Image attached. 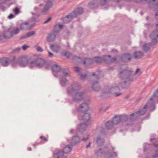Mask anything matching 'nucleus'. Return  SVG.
<instances>
[{"label": "nucleus", "instance_id": "f257e3e1", "mask_svg": "<svg viewBox=\"0 0 158 158\" xmlns=\"http://www.w3.org/2000/svg\"><path fill=\"white\" fill-rule=\"evenodd\" d=\"M118 77L122 80H129L131 81L134 80V76L132 75V71L128 70L127 68L123 69L119 68L118 70Z\"/></svg>", "mask_w": 158, "mask_h": 158}, {"label": "nucleus", "instance_id": "f03ea898", "mask_svg": "<svg viewBox=\"0 0 158 158\" xmlns=\"http://www.w3.org/2000/svg\"><path fill=\"white\" fill-rule=\"evenodd\" d=\"M77 135L73 137L71 142V145L72 146H75L77 145L81 141H84L86 142L89 138V135H88L87 137L85 138L83 137V135L82 136H80V135Z\"/></svg>", "mask_w": 158, "mask_h": 158}, {"label": "nucleus", "instance_id": "7ed1b4c3", "mask_svg": "<svg viewBox=\"0 0 158 158\" xmlns=\"http://www.w3.org/2000/svg\"><path fill=\"white\" fill-rule=\"evenodd\" d=\"M81 86L77 82H74L71 85V87H69L67 89V93L69 96H72L73 92L77 91L81 89Z\"/></svg>", "mask_w": 158, "mask_h": 158}, {"label": "nucleus", "instance_id": "20e7f679", "mask_svg": "<svg viewBox=\"0 0 158 158\" xmlns=\"http://www.w3.org/2000/svg\"><path fill=\"white\" fill-rule=\"evenodd\" d=\"M117 59H118L121 62L127 63L130 61L132 58V56L130 53H126L123 54L121 56H116Z\"/></svg>", "mask_w": 158, "mask_h": 158}, {"label": "nucleus", "instance_id": "39448f33", "mask_svg": "<svg viewBox=\"0 0 158 158\" xmlns=\"http://www.w3.org/2000/svg\"><path fill=\"white\" fill-rule=\"evenodd\" d=\"M31 65H34L40 68H42L45 64L46 62L42 58H37L34 59H32L31 58Z\"/></svg>", "mask_w": 158, "mask_h": 158}, {"label": "nucleus", "instance_id": "423d86ee", "mask_svg": "<svg viewBox=\"0 0 158 158\" xmlns=\"http://www.w3.org/2000/svg\"><path fill=\"white\" fill-rule=\"evenodd\" d=\"M31 58L27 59L26 57L22 56L18 59L17 63L20 67H25L27 64L31 65Z\"/></svg>", "mask_w": 158, "mask_h": 158}, {"label": "nucleus", "instance_id": "0eeeda50", "mask_svg": "<svg viewBox=\"0 0 158 158\" xmlns=\"http://www.w3.org/2000/svg\"><path fill=\"white\" fill-rule=\"evenodd\" d=\"M88 126V123H80L77 126L76 134H77L78 135H82L83 133L86 131V128Z\"/></svg>", "mask_w": 158, "mask_h": 158}, {"label": "nucleus", "instance_id": "6e6552de", "mask_svg": "<svg viewBox=\"0 0 158 158\" xmlns=\"http://www.w3.org/2000/svg\"><path fill=\"white\" fill-rule=\"evenodd\" d=\"M88 105L86 103H81L79 107L77 108V111L81 114L86 113L89 110Z\"/></svg>", "mask_w": 158, "mask_h": 158}, {"label": "nucleus", "instance_id": "1a4fd4ad", "mask_svg": "<svg viewBox=\"0 0 158 158\" xmlns=\"http://www.w3.org/2000/svg\"><path fill=\"white\" fill-rule=\"evenodd\" d=\"M84 93L83 92H79L75 93L72 98V100L75 102H80L84 97Z\"/></svg>", "mask_w": 158, "mask_h": 158}, {"label": "nucleus", "instance_id": "9d476101", "mask_svg": "<svg viewBox=\"0 0 158 158\" xmlns=\"http://www.w3.org/2000/svg\"><path fill=\"white\" fill-rule=\"evenodd\" d=\"M103 61H104L107 64H110L116 61L117 58L115 57H111L109 55H106L102 57Z\"/></svg>", "mask_w": 158, "mask_h": 158}, {"label": "nucleus", "instance_id": "9b49d317", "mask_svg": "<svg viewBox=\"0 0 158 158\" xmlns=\"http://www.w3.org/2000/svg\"><path fill=\"white\" fill-rule=\"evenodd\" d=\"M84 9L83 8L79 7L75 8L71 13L74 18H75L78 16L81 15L84 13Z\"/></svg>", "mask_w": 158, "mask_h": 158}, {"label": "nucleus", "instance_id": "f8f14e48", "mask_svg": "<svg viewBox=\"0 0 158 158\" xmlns=\"http://www.w3.org/2000/svg\"><path fill=\"white\" fill-rule=\"evenodd\" d=\"M120 91V89L119 87L117 86L110 88L109 91L115 97H118L122 94V93H121Z\"/></svg>", "mask_w": 158, "mask_h": 158}, {"label": "nucleus", "instance_id": "ddd939ff", "mask_svg": "<svg viewBox=\"0 0 158 158\" xmlns=\"http://www.w3.org/2000/svg\"><path fill=\"white\" fill-rule=\"evenodd\" d=\"M81 120L83 121L84 123H88L89 124V122L91 119V115L90 114L86 113H83L80 114Z\"/></svg>", "mask_w": 158, "mask_h": 158}, {"label": "nucleus", "instance_id": "4468645a", "mask_svg": "<svg viewBox=\"0 0 158 158\" xmlns=\"http://www.w3.org/2000/svg\"><path fill=\"white\" fill-rule=\"evenodd\" d=\"M98 5V2L97 0H92L89 3L88 6L90 9L94 10L97 9Z\"/></svg>", "mask_w": 158, "mask_h": 158}, {"label": "nucleus", "instance_id": "2eb2a0df", "mask_svg": "<svg viewBox=\"0 0 158 158\" xmlns=\"http://www.w3.org/2000/svg\"><path fill=\"white\" fill-rule=\"evenodd\" d=\"M92 89L95 91H98L101 89V87L99 82L97 81H92Z\"/></svg>", "mask_w": 158, "mask_h": 158}, {"label": "nucleus", "instance_id": "dca6fc26", "mask_svg": "<svg viewBox=\"0 0 158 158\" xmlns=\"http://www.w3.org/2000/svg\"><path fill=\"white\" fill-rule=\"evenodd\" d=\"M130 118L129 119L130 121L129 123H127L126 124L127 125H131L133 124V122L136 120L138 115L135 113V112L129 115Z\"/></svg>", "mask_w": 158, "mask_h": 158}, {"label": "nucleus", "instance_id": "f3484780", "mask_svg": "<svg viewBox=\"0 0 158 158\" xmlns=\"http://www.w3.org/2000/svg\"><path fill=\"white\" fill-rule=\"evenodd\" d=\"M74 18L71 13L69 15H66L64 17L61 19L64 23H68L70 22L71 20Z\"/></svg>", "mask_w": 158, "mask_h": 158}, {"label": "nucleus", "instance_id": "a211bd4d", "mask_svg": "<svg viewBox=\"0 0 158 158\" xmlns=\"http://www.w3.org/2000/svg\"><path fill=\"white\" fill-rule=\"evenodd\" d=\"M11 62V60L6 57H3L0 59V64L4 67L7 66Z\"/></svg>", "mask_w": 158, "mask_h": 158}, {"label": "nucleus", "instance_id": "6ab92c4d", "mask_svg": "<svg viewBox=\"0 0 158 158\" xmlns=\"http://www.w3.org/2000/svg\"><path fill=\"white\" fill-rule=\"evenodd\" d=\"M52 69L54 75L56 77L57 75H56V74L60 72L61 68L60 66L57 64H55L52 66Z\"/></svg>", "mask_w": 158, "mask_h": 158}, {"label": "nucleus", "instance_id": "aec40b11", "mask_svg": "<svg viewBox=\"0 0 158 158\" xmlns=\"http://www.w3.org/2000/svg\"><path fill=\"white\" fill-rule=\"evenodd\" d=\"M124 80V81L121 83V88L123 89H127L129 88L131 82H132L134 80L131 81H130L129 80Z\"/></svg>", "mask_w": 158, "mask_h": 158}, {"label": "nucleus", "instance_id": "412c9836", "mask_svg": "<svg viewBox=\"0 0 158 158\" xmlns=\"http://www.w3.org/2000/svg\"><path fill=\"white\" fill-rule=\"evenodd\" d=\"M52 2L50 0L48 1L45 5L44 10L42 11V13L44 14H45L52 7Z\"/></svg>", "mask_w": 158, "mask_h": 158}, {"label": "nucleus", "instance_id": "4be33fe9", "mask_svg": "<svg viewBox=\"0 0 158 158\" xmlns=\"http://www.w3.org/2000/svg\"><path fill=\"white\" fill-rule=\"evenodd\" d=\"M2 35L3 36V38L6 39H10L13 36L11 29L10 28H9L6 31H5Z\"/></svg>", "mask_w": 158, "mask_h": 158}, {"label": "nucleus", "instance_id": "5701e85b", "mask_svg": "<svg viewBox=\"0 0 158 158\" xmlns=\"http://www.w3.org/2000/svg\"><path fill=\"white\" fill-rule=\"evenodd\" d=\"M83 65L85 66H88L93 63L92 58H86L82 60Z\"/></svg>", "mask_w": 158, "mask_h": 158}, {"label": "nucleus", "instance_id": "b1692460", "mask_svg": "<svg viewBox=\"0 0 158 158\" xmlns=\"http://www.w3.org/2000/svg\"><path fill=\"white\" fill-rule=\"evenodd\" d=\"M148 105H145L144 107L138 111L135 112V113L138 116H142L144 115L147 111Z\"/></svg>", "mask_w": 158, "mask_h": 158}, {"label": "nucleus", "instance_id": "393cba45", "mask_svg": "<svg viewBox=\"0 0 158 158\" xmlns=\"http://www.w3.org/2000/svg\"><path fill=\"white\" fill-rule=\"evenodd\" d=\"M92 75V76L94 77L97 80H98L101 78H103L104 76L103 73L99 69L98 70L97 74H96L95 73H93Z\"/></svg>", "mask_w": 158, "mask_h": 158}, {"label": "nucleus", "instance_id": "a878e982", "mask_svg": "<svg viewBox=\"0 0 158 158\" xmlns=\"http://www.w3.org/2000/svg\"><path fill=\"white\" fill-rule=\"evenodd\" d=\"M56 38V34L54 33H51L48 36L47 38V40L48 42H53L55 40Z\"/></svg>", "mask_w": 158, "mask_h": 158}, {"label": "nucleus", "instance_id": "bb28decb", "mask_svg": "<svg viewBox=\"0 0 158 158\" xmlns=\"http://www.w3.org/2000/svg\"><path fill=\"white\" fill-rule=\"evenodd\" d=\"M135 59H138L142 58L143 56V53L140 51H136L134 52L133 54Z\"/></svg>", "mask_w": 158, "mask_h": 158}, {"label": "nucleus", "instance_id": "cd10ccee", "mask_svg": "<svg viewBox=\"0 0 158 158\" xmlns=\"http://www.w3.org/2000/svg\"><path fill=\"white\" fill-rule=\"evenodd\" d=\"M105 142L104 139L100 136L98 137L96 139V143L98 146H102L104 144Z\"/></svg>", "mask_w": 158, "mask_h": 158}, {"label": "nucleus", "instance_id": "c85d7f7f", "mask_svg": "<svg viewBox=\"0 0 158 158\" xmlns=\"http://www.w3.org/2000/svg\"><path fill=\"white\" fill-rule=\"evenodd\" d=\"M95 154H96L97 157H99L103 155H106V152L102 148H100L95 151Z\"/></svg>", "mask_w": 158, "mask_h": 158}, {"label": "nucleus", "instance_id": "c756f323", "mask_svg": "<svg viewBox=\"0 0 158 158\" xmlns=\"http://www.w3.org/2000/svg\"><path fill=\"white\" fill-rule=\"evenodd\" d=\"M93 63H95L98 64L102 63L103 62L102 57H101L98 56H95L92 58Z\"/></svg>", "mask_w": 158, "mask_h": 158}, {"label": "nucleus", "instance_id": "7c9ffc66", "mask_svg": "<svg viewBox=\"0 0 158 158\" xmlns=\"http://www.w3.org/2000/svg\"><path fill=\"white\" fill-rule=\"evenodd\" d=\"M120 123H124L129 120L128 116L127 115L123 114L120 115Z\"/></svg>", "mask_w": 158, "mask_h": 158}, {"label": "nucleus", "instance_id": "2f4dec72", "mask_svg": "<svg viewBox=\"0 0 158 158\" xmlns=\"http://www.w3.org/2000/svg\"><path fill=\"white\" fill-rule=\"evenodd\" d=\"M50 48L54 52L57 53L60 48V46L58 45L53 44L50 46Z\"/></svg>", "mask_w": 158, "mask_h": 158}, {"label": "nucleus", "instance_id": "473e14b6", "mask_svg": "<svg viewBox=\"0 0 158 158\" xmlns=\"http://www.w3.org/2000/svg\"><path fill=\"white\" fill-rule=\"evenodd\" d=\"M150 37L152 39H156V38H158V29H156L152 31L150 34Z\"/></svg>", "mask_w": 158, "mask_h": 158}, {"label": "nucleus", "instance_id": "72a5a7b5", "mask_svg": "<svg viewBox=\"0 0 158 158\" xmlns=\"http://www.w3.org/2000/svg\"><path fill=\"white\" fill-rule=\"evenodd\" d=\"M100 3L102 6L107 5L110 1H114L117 2H119V0H99Z\"/></svg>", "mask_w": 158, "mask_h": 158}, {"label": "nucleus", "instance_id": "f704fd0d", "mask_svg": "<svg viewBox=\"0 0 158 158\" xmlns=\"http://www.w3.org/2000/svg\"><path fill=\"white\" fill-rule=\"evenodd\" d=\"M63 74L64 77H68L70 76V73L68 68H63L62 69Z\"/></svg>", "mask_w": 158, "mask_h": 158}, {"label": "nucleus", "instance_id": "c9c22d12", "mask_svg": "<svg viewBox=\"0 0 158 158\" xmlns=\"http://www.w3.org/2000/svg\"><path fill=\"white\" fill-rule=\"evenodd\" d=\"M120 115L115 116L113 118V120L111 121L114 125H116L120 123Z\"/></svg>", "mask_w": 158, "mask_h": 158}, {"label": "nucleus", "instance_id": "e433bc0d", "mask_svg": "<svg viewBox=\"0 0 158 158\" xmlns=\"http://www.w3.org/2000/svg\"><path fill=\"white\" fill-rule=\"evenodd\" d=\"M64 155L62 151H59L54 154V158H63Z\"/></svg>", "mask_w": 158, "mask_h": 158}, {"label": "nucleus", "instance_id": "4c0bfd02", "mask_svg": "<svg viewBox=\"0 0 158 158\" xmlns=\"http://www.w3.org/2000/svg\"><path fill=\"white\" fill-rule=\"evenodd\" d=\"M35 32L34 31H32L27 33L25 35L23 36L20 38V40H22L24 39H26L27 38L29 37L30 36L33 35L35 34Z\"/></svg>", "mask_w": 158, "mask_h": 158}, {"label": "nucleus", "instance_id": "58836bf2", "mask_svg": "<svg viewBox=\"0 0 158 158\" xmlns=\"http://www.w3.org/2000/svg\"><path fill=\"white\" fill-rule=\"evenodd\" d=\"M72 149V148L69 145H66L62 151L63 152V154L64 153H67L70 152Z\"/></svg>", "mask_w": 158, "mask_h": 158}, {"label": "nucleus", "instance_id": "ea45409f", "mask_svg": "<svg viewBox=\"0 0 158 158\" xmlns=\"http://www.w3.org/2000/svg\"><path fill=\"white\" fill-rule=\"evenodd\" d=\"M68 81L64 77H62L60 80V84L62 86L65 85Z\"/></svg>", "mask_w": 158, "mask_h": 158}, {"label": "nucleus", "instance_id": "a19ab883", "mask_svg": "<svg viewBox=\"0 0 158 158\" xmlns=\"http://www.w3.org/2000/svg\"><path fill=\"white\" fill-rule=\"evenodd\" d=\"M20 31V29L17 27H14L13 28V30L11 31L13 36L14 35H16L18 34Z\"/></svg>", "mask_w": 158, "mask_h": 158}, {"label": "nucleus", "instance_id": "79ce46f5", "mask_svg": "<svg viewBox=\"0 0 158 158\" xmlns=\"http://www.w3.org/2000/svg\"><path fill=\"white\" fill-rule=\"evenodd\" d=\"M114 125L111 121H108L106 123V128L109 130L111 129Z\"/></svg>", "mask_w": 158, "mask_h": 158}, {"label": "nucleus", "instance_id": "37998d69", "mask_svg": "<svg viewBox=\"0 0 158 158\" xmlns=\"http://www.w3.org/2000/svg\"><path fill=\"white\" fill-rule=\"evenodd\" d=\"M29 24V23L28 22H26L24 23L21 24L20 26V29L21 30H24L26 29L27 27V26Z\"/></svg>", "mask_w": 158, "mask_h": 158}, {"label": "nucleus", "instance_id": "c03bdc74", "mask_svg": "<svg viewBox=\"0 0 158 158\" xmlns=\"http://www.w3.org/2000/svg\"><path fill=\"white\" fill-rule=\"evenodd\" d=\"M152 40L149 44L150 46H154L156 45L158 43V40L157 39H152Z\"/></svg>", "mask_w": 158, "mask_h": 158}, {"label": "nucleus", "instance_id": "a18cd8bd", "mask_svg": "<svg viewBox=\"0 0 158 158\" xmlns=\"http://www.w3.org/2000/svg\"><path fill=\"white\" fill-rule=\"evenodd\" d=\"M143 48L144 52L146 53L150 49V47L148 44H145L143 46Z\"/></svg>", "mask_w": 158, "mask_h": 158}, {"label": "nucleus", "instance_id": "49530a36", "mask_svg": "<svg viewBox=\"0 0 158 158\" xmlns=\"http://www.w3.org/2000/svg\"><path fill=\"white\" fill-rule=\"evenodd\" d=\"M60 30L57 26V24H56L54 27L53 29V32L55 34H58L60 31Z\"/></svg>", "mask_w": 158, "mask_h": 158}, {"label": "nucleus", "instance_id": "de8ad7c7", "mask_svg": "<svg viewBox=\"0 0 158 158\" xmlns=\"http://www.w3.org/2000/svg\"><path fill=\"white\" fill-rule=\"evenodd\" d=\"M158 97V88L156 90V91L153 94L152 97L151 98L149 99V101H152L153 100V97Z\"/></svg>", "mask_w": 158, "mask_h": 158}, {"label": "nucleus", "instance_id": "09e8293b", "mask_svg": "<svg viewBox=\"0 0 158 158\" xmlns=\"http://www.w3.org/2000/svg\"><path fill=\"white\" fill-rule=\"evenodd\" d=\"M72 59L73 60L79 62V60H81V58L80 57L77 56H72Z\"/></svg>", "mask_w": 158, "mask_h": 158}, {"label": "nucleus", "instance_id": "8fccbe9b", "mask_svg": "<svg viewBox=\"0 0 158 158\" xmlns=\"http://www.w3.org/2000/svg\"><path fill=\"white\" fill-rule=\"evenodd\" d=\"M74 69L75 71L77 73L78 75L81 74V71L82 70L81 68H79L78 67H74Z\"/></svg>", "mask_w": 158, "mask_h": 158}, {"label": "nucleus", "instance_id": "3c124183", "mask_svg": "<svg viewBox=\"0 0 158 158\" xmlns=\"http://www.w3.org/2000/svg\"><path fill=\"white\" fill-rule=\"evenodd\" d=\"M156 146L157 148L155 150V154L153 156V158H158V144L156 145Z\"/></svg>", "mask_w": 158, "mask_h": 158}, {"label": "nucleus", "instance_id": "603ef678", "mask_svg": "<svg viewBox=\"0 0 158 158\" xmlns=\"http://www.w3.org/2000/svg\"><path fill=\"white\" fill-rule=\"evenodd\" d=\"M15 15H17L20 12V9L17 7L15 8L13 10Z\"/></svg>", "mask_w": 158, "mask_h": 158}, {"label": "nucleus", "instance_id": "864d4df0", "mask_svg": "<svg viewBox=\"0 0 158 158\" xmlns=\"http://www.w3.org/2000/svg\"><path fill=\"white\" fill-rule=\"evenodd\" d=\"M79 75L81 77V78L82 80H84L86 78L87 75L86 74H82L81 73V74H79Z\"/></svg>", "mask_w": 158, "mask_h": 158}, {"label": "nucleus", "instance_id": "5fc2aeb1", "mask_svg": "<svg viewBox=\"0 0 158 158\" xmlns=\"http://www.w3.org/2000/svg\"><path fill=\"white\" fill-rule=\"evenodd\" d=\"M36 49L38 52H42L44 50L41 47L39 46H38L36 48Z\"/></svg>", "mask_w": 158, "mask_h": 158}, {"label": "nucleus", "instance_id": "6e6d98bb", "mask_svg": "<svg viewBox=\"0 0 158 158\" xmlns=\"http://www.w3.org/2000/svg\"><path fill=\"white\" fill-rule=\"evenodd\" d=\"M63 55L67 58H69L70 56V53L68 52H65L63 53Z\"/></svg>", "mask_w": 158, "mask_h": 158}, {"label": "nucleus", "instance_id": "4d7b16f0", "mask_svg": "<svg viewBox=\"0 0 158 158\" xmlns=\"http://www.w3.org/2000/svg\"><path fill=\"white\" fill-rule=\"evenodd\" d=\"M20 50V48H17L13 50L12 52H19Z\"/></svg>", "mask_w": 158, "mask_h": 158}, {"label": "nucleus", "instance_id": "13d9d810", "mask_svg": "<svg viewBox=\"0 0 158 158\" xmlns=\"http://www.w3.org/2000/svg\"><path fill=\"white\" fill-rule=\"evenodd\" d=\"M36 21V18L35 17H33L30 19L29 22H30L35 23Z\"/></svg>", "mask_w": 158, "mask_h": 158}, {"label": "nucleus", "instance_id": "bf43d9fd", "mask_svg": "<svg viewBox=\"0 0 158 158\" xmlns=\"http://www.w3.org/2000/svg\"><path fill=\"white\" fill-rule=\"evenodd\" d=\"M66 34H67V37L64 36V39H67L68 38V37L70 35V32L69 31H67L66 32Z\"/></svg>", "mask_w": 158, "mask_h": 158}, {"label": "nucleus", "instance_id": "052dcab7", "mask_svg": "<svg viewBox=\"0 0 158 158\" xmlns=\"http://www.w3.org/2000/svg\"><path fill=\"white\" fill-rule=\"evenodd\" d=\"M52 19V17H49L46 20L43 22V24H45L49 22Z\"/></svg>", "mask_w": 158, "mask_h": 158}, {"label": "nucleus", "instance_id": "680f3d73", "mask_svg": "<svg viewBox=\"0 0 158 158\" xmlns=\"http://www.w3.org/2000/svg\"><path fill=\"white\" fill-rule=\"evenodd\" d=\"M153 24H151V23H147L145 24V26L148 29H149V27L151 26H152Z\"/></svg>", "mask_w": 158, "mask_h": 158}, {"label": "nucleus", "instance_id": "e2e57ef3", "mask_svg": "<svg viewBox=\"0 0 158 158\" xmlns=\"http://www.w3.org/2000/svg\"><path fill=\"white\" fill-rule=\"evenodd\" d=\"M29 47V46H27L25 44L23 45L22 47V48L23 50H25L27 48H28Z\"/></svg>", "mask_w": 158, "mask_h": 158}, {"label": "nucleus", "instance_id": "0e129e2a", "mask_svg": "<svg viewBox=\"0 0 158 158\" xmlns=\"http://www.w3.org/2000/svg\"><path fill=\"white\" fill-rule=\"evenodd\" d=\"M40 138L43 139L45 142H47L48 141V139L43 136H40Z\"/></svg>", "mask_w": 158, "mask_h": 158}, {"label": "nucleus", "instance_id": "69168bd1", "mask_svg": "<svg viewBox=\"0 0 158 158\" xmlns=\"http://www.w3.org/2000/svg\"><path fill=\"white\" fill-rule=\"evenodd\" d=\"M48 56L50 57H52L53 56V54L50 51H48Z\"/></svg>", "mask_w": 158, "mask_h": 158}, {"label": "nucleus", "instance_id": "338daca9", "mask_svg": "<svg viewBox=\"0 0 158 158\" xmlns=\"http://www.w3.org/2000/svg\"><path fill=\"white\" fill-rule=\"evenodd\" d=\"M14 15L13 14H10L8 16V18L9 19H10L14 18Z\"/></svg>", "mask_w": 158, "mask_h": 158}, {"label": "nucleus", "instance_id": "774afa93", "mask_svg": "<svg viewBox=\"0 0 158 158\" xmlns=\"http://www.w3.org/2000/svg\"><path fill=\"white\" fill-rule=\"evenodd\" d=\"M154 7L156 8V9H157L158 8V0L157 1V2L156 4L154 5Z\"/></svg>", "mask_w": 158, "mask_h": 158}]
</instances>
